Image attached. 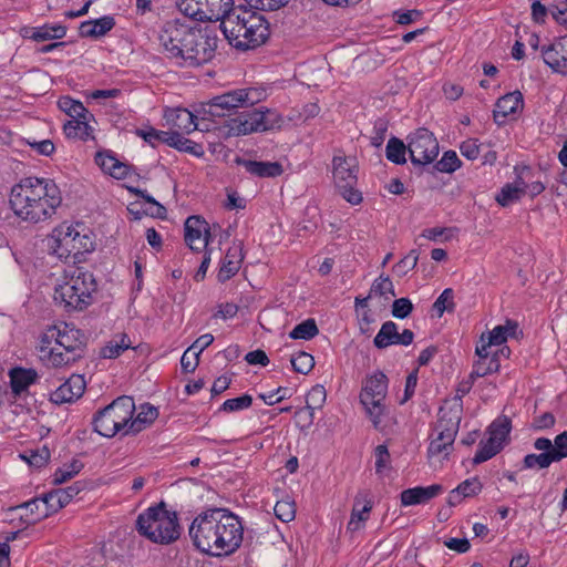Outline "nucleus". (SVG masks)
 Listing matches in <instances>:
<instances>
[{"label":"nucleus","mask_w":567,"mask_h":567,"mask_svg":"<svg viewBox=\"0 0 567 567\" xmlns=\"http://www.w3.org/2000/svg\"><path fill=\"white\" fill-rule=\"evenodd\" d=\"M157 39L162 53L182 68H197L210 62L219 41L215 28H200L179 19L164 22Z\"/></svg>","instance_id":"obj_1"},{"label":"nucleus","mask_w":567,"mask_h":567,"mask_svg":"<svg viewBox=\"0 0 567 567\" xmlns=\"http://www.w3.org/2000/svg\"><path fill=\"white\" fill-rule=\"evenodd\" d=\"M188 535L199 551L223 557L231 555L240 547L244 527L239 517L229 509L213 507L193 519Z\"/></svg>","instance_id":"obj_2"},{"label":"nucleus","mask_w":567,"mask_h":567,"mask_svg":"<svg viewBox=\"0 0 567 567\" xmlns=\"http://www.w3.org/2000/svg\"><path fill=\"white\" fill-rule=\"evenodd\" d=\"M9 203L18 217L39 223L55 214L62 203V195L53 179L29 176L11 188Z\"/></svg>","instance_id":"obj_3"},{"label":"nucleus","mask_w":567,"mask_h":567,"mask_svg":"<svg viewBox=\"0 0 567 567\" xmlns=\"http://www.w3.org/2000/svg\"><path fill=\"white\" fill-rule=\"evenodd\" d=\"M135 528L141 536L161 545L176 542L182 530L177 513L169 512L163 501L141 513L136 518Z\"/></svg>","instance_id":"obj_4"},{"label":"nucleus","mask_w":567,"mask_h":567,"mask_svg":"<svg viewBox=\"0 0 567 567\" xmlns=\"http://www.w3.org/2000/svg\"><path fill=\"white\" fill-rule=\"evenodd\" d=\"M96 291L97 284L93 274L78 267L68 281L55 288L54 300L63 305L66 311H81L92 305Z\"/></svg>","instance_id":"obj_5"},{"label":"nucleus","mask_w":567,"mask_h":567,"mask_svg":"<svg viewBox=\"0 0 567 567\" xmlns=\"http://www.w3.org/2000/svg\"><path fill=\"white\" fill-rule=\"evenodd\" d=\"M134 411L135 404L132 396H118L94 414L93 430L104 437H113L121 431L125 432Z\"/></svg>","instance_id":"obj_6"},{"label":"nucleus","mask_w":567,"mask_h":567,"mask_svg":"<svg viewBox=\"0 0 567 567\" xmlns=\"http://www.w3.org/2000/svg\"><path fill=\"white\" fill-rule=\"evenodd\" d=\"M463 405L453 403L439 410V420L435 425L437 436L430 442L427 456L430 458L441 456L443 460L453 451V444L457 435L462 420Z\"/></svg>","instance_id":"obj_7"},{"label":"nucleus","mask_w":567,"mask_h":567,"mask_svg":"<svg viewBox=\"0 0 567 567\" xmlns=\"http://www.w3.org/2000/svg\"><path fill=\"white\" fill-rule=\"evenodd\" d=\"M250 7L246 8H233L227 9L225 7L223 12V20L219 24L225 38L229 43H234V40L238 39V33L248 22V16L258 11H278L285 8L290 0H245Z\"/></svg>","instance_id":"obj_8"},{"label":"nucleus","mask_w":567,"mask_h":567,"mask_svg":"<svg viewBox=\"0 0 567 567\" xmlns=\"http://www.w3.org/2000/svg\"><path fill=\"white\" fill-rule=\"evenodd\" d=\"M55 337L56 347H59L60 350H58V352H50L53 354L54 368L70 365L84 358L87 339L80 329L64 323L62 328L58 327Z\"/></svg>","instance_id":"obj_9"},{"label":"nucleus","mask_w":567,"mask_h":567,"mask_svg":"<svg viewBox=\"0 0 567 567\" xmlns=\"http://www.w3.org/2000/svg\"><path fill=\"white\" fill-rule=\"evenodd\" d=\"M388 384V377L383 372L377 371L367 378L360 392V402L377 430L381 429L382 416L386 412L384 400Z\"/></svg>","instance_id":"obj_10"},{"label":"nucleus","mask_w":567,"mask_h":567,"mask_svg":"<svg viewBox=\"0 0 567 567\" xmlns=\"http://www.w3.org/2000/svg\"><path fill=\"white\" fill-rule=\"evenodd\" d=\"M408 152L414 166L424 167L439 155V142L431 131L420 127L409 136Z\"/></svg>","instance_id":"obj_11"},{"label":"nucleus","mask_w":567,"mask_h":567,"mask_svg":"<svg viewBox=\"0 0 567 567\" xmlns=\"http://www.w3.org/2000/svg\"><path fill=\"white\" fill-rule=\"evenodd\" d=\"M333 179L340 195L350 204L358 205L362 202V194L355 188L358 176L354 165H350L347 157L334 156Z\"/></svg>","instance_id":"obj_12"},{"label":"nucleus","mask_w":567,"mask_h":567,"mask_svg":"<svg viewBox=\"0 0 567 567\" xmlns=\"http://www.w3.org/2000/svg\"><path fill=\"white\" fill-rule=\"evenodd\" d=\"M248 22L238 33V39L229 43L237 50L247 51L256 49L267 42L270 35L269 22L259 12L248 16Z\"/></svg>","instance_id":"obj_13"},{"label":"nucleus","mask_w":567,"mask_h":567,"mask_svg":"<svg viewBox=\"0 0 567 567\" xmlns=\"http://www.w3.org/2000/svg\"><path fill=\"white\" fill-rule=\"evenodd\" d=\"M184 239L193 251L199 252L208 249L212 239L209 224L199 215L187 217L184 224Z\"/></svg>","instance_id":"obj_14"},{"label":"nucleus","mask_w":567,"mask_h":567,"mask_svg":"<svg viewBox=\"0 0 567 567\" xmlns=\"http://www.w3.org/2000/svg\"><path fill=\"white\" fill-rule=\"evenodd\" d=\"M238 96V90L229 91L213 97L205 106L204 114L210 117H224L234 115L239 107H244Z\"/></svg>","instance_id":"obj_15"},{"label":"nucleus","mask_w":567,"mask_h":567,"mask_svg":"<svg viewBox=\"0 0 567 567\" xmlns=\"http://www.w3.org/2000/svg\"><path fill=\"white\" fill-rule=\"evenodd\" d=\"M244 111L236 112L226 122L229 135L240 136L248 135L260 131V122H258V109L243 107Z\"/></svg>","instance_id":"obj_16"},{"label":"nucleus","mask_w":567,"mask_h":567,"mask_svg":"<svg viewBox=\"0 0 567 567\" xmlns=\"http://www.w3.org/2000/svg\"><path fill=\"white\" fill-rule=\"evenodd\" d=\"M544 62L560 74L567 73V34L553 44L542 49Z\"/></svg>","instance_id":"obj_17"},{"label":"nucleus","mask_w":567,"mask_h":567,"mask_svg":"<svg viewBox=\"0 0 567 567\" xmlns=\"http://www.w3.org/2000/svg\"><path fill=\"white\" fill-rule=\"evenodd\" d=\"M85 390L84 378L80 374H72L54 392L51 393V401L55 404L70 403L80 399Z\"/></svg>","instance_id":"obj_18"},{"label":"nucleus","mask_w":567,"mask_h":567,"mask_svg":"<svg viewBox=\"0 0 567 567\" xmlns=\"http://www.w3.org/2000/svg\"><path fill=\"white\" fill-rule=\"evenodd\" d=\"M152 136H157L156 142L165 143L171 147H174L181 152L189 153L196 157H202L205 154V151H204V147L202 144L184 137L181 133H178L176 131L175 132L158 131V133H153Z\"/></svg>","instance_id":"obj_19"},{"label":"nucleus","mask_w":567,"mask_h":567,"mask_svg":"<svg viewBox=\"0 0 567 567\" xmlns=\"http://www.w3.org/2000/svg\"><path fill=\"white\" fill-rule=\"evenodd\" d=\"M524 106V97L519 91H514L499 97L493 111L494 121L504 124L508 115L515 114Z\"/></svg>","instance_id":"obj_20"},{"label":"nucleus","mask_w":567,"mask_h":567,"mask_svg":"<svg viewBox=\"0 0 567 567\" xmlns=\"http://www.w3.org/2000/svg\"><path fill=\"white\" fill-rule=\"evenodd\" d=\"M369 492H360L354 497L351 517L348 523V529L357 532L362 527V524L368 519L369 513L372 509V501L369 498Z\"/></svg>","instance_id":"obj_21"},{"label":"nucleus","mask_w":567,"mask_h":567,"mask_svg":"<svg viewBox=\"0 0 567 567\" xmlns=\"http://www.w3.org/2000/svg\"><path fill=\"white\" fill-rule=\"evenodd\" d=\"M235 163L244 166L249 174L260 178L277 177L284 173L282 165L278 162H258L236 157Z\"/></svg>","instance_id":"obj_22"},{"label":"nucleus","mask_w":567,"mask_h":567,"mask_svg":"<svg viewBox=\"0 0 567 567\" xmlns=\"http://www.w3.org/2000/svg\"><path fill=\"white\" fill-rule=\"evenodd\" d=\"M442 492L443 486L440 484H433L426 487L417 486L408 488L401 493V504L403 506L424 504Z\"/></svg>","instance_id":"obj_23"},{"label":"nucleus","mask_w":567,"mask_h":567,"mask_svg":"<svg viewBox=\"0 0 567 567\" xmlns=\"http://www.w3.org/2000/svg\"><path fill=\"white\" fill-rule=\"evenodd\" d=\"M66 27L60 23L49 24L45 23L41 27H27L22 29V35L35 42H43L48 40H59L65 37Z\"/></svg>","instance_id":"obj_24"},{"label":"nucleus","mask_w":567,"mask_h":567,"mask_svg":"<svg viewBox=\"0 0 567 567\" xmlns=\"http://www.w3.org/2000/svg\"><path fill=\"white\" fill-rule=\"evenodd\" d=\"M241 261V248L239 246L229 247L217 274L218 281L226 282L233 278L238 272Z\"/></svg>","instance_id":"obj_25"},{"label":"nucleus","mask_w":567,"mask_h":567,"mask_svg":"<svg viewBox=\"0 0 567 567\" xmlns=\"http://www.w3.org/2000/svg\"><path fill=\"white\" fill-rule=\"evenodd\" d=\"M95 163L114 178L122 179L128 175V165L120 162L110 151L97 152Z\"/></svg>","instance_id":"obj_26"},{"label":"nucleus","mask_w":567,"mask_h":567,"mask_svg":"<svg viewBox=\"0 0 567 567\" xmlns=\"http://www.w3.org/2000/svg\"><path fill=\"white\" fill-rule=\"evenodd\" d=\"M11 390L14 394H21L31 384L35 383L38 373L33 369L13 368L9 372Z\"/></svg>","instance_id":"obj_27"},{"label":"nucleus","mask_w":567,"mask_h":567,"mask_svg":"<svg viewBox=\"0 0 567 567\" xmlns=\"http://www.w3.org/2000/svg\"><path fill=\"white\" fill-rule=\"evenodd\" d=\"M158 416V410L150 403H145L141 406V411L135 419H131L130 425L125 432L126 434H137L143 431L146 426L151 425Z\"/></svg>","instance_id":"obj_28"},{"label":"nucleus","mask_w":567,"mask_h":567,"mask_svg":"<svg viewBox=\"0 0 567 567\" xmlns=\"http://www.w3.org/2000/svg\"><path fill=\"white\" fill-rule=\"evenodd\" d=\"M82 224H78L76 227L68 226L64 231L69 234V239H72V244H74L73 248V259L76 260L79 255H83L84 252H90L94 250V240L92 239L91 233L81 234L78 230V227H81Z\"/></svg>","instance_id":"obj_29"},{"label":"nucleus","mask_w":567,"mask_h":567,"mask_svg":"<svg viewBox=\"0 0 567 567\" xmlns=\"http://www.w3.org/2000/svg\"><path fill=\"white\" fill-rule=\"evenodd\" d=\"M73 248L74 244H72V239H69V234H65L63 228L54 229L50 240L52 254L60 259L68 260L71 257L73 258Z\"/></svg>","instance_id":"obj_30"},{"label":"nucleus","mask_w":567,"mask_h":567,"mask_svg":"<svg viewBox=\"0 0 567 567\" xmlns=\"http://www.w3.org/2000/svg\"><path fill=\"white\" fill-rule=\"evenodd\" d=\"M56 329L58 326H51L49 327L40 337V343L38 347V350L40 352L41 360L48 362L53 367V354L50 352H58L60 350L59 347H56Z\"/></svg>","instance_id":"obj_31"},{"label":"nucleus","mask_w":567,"mask_h":567,"mask_svg":"<svg viewBox=\"0 0 567 567\" xmlns=\"http://www.w3.org/2000/svg\"><path fill=\"white\" fill-rule=\"evenodd\" d=\"M512 430V421L506 415H501L495 419L487 429L488 439L501 443L503 446L506 443Z\"/></svg>","instance_id":"obj_32"},{"label":"nucleus","mask_w":567,"mask_h":567,"mask_svg":"<svg viewBox=\"0 0 567 567\" xmlns=\"http://www.w3.org/2000/svg\"><path fill=\"white\" fill-rule=\"evenodd\" d=\"M398 324L393 321H385L374 337L373 344L378 349H385L392 344H398Z\"/></svg>","instance_id":"obj_33"},{"label":"nucleus","mask_w":567,"mask_h":567,"mask_svg":"<svg viewBox=\"0 0 567 567\" xmlns=\"http://www.w3.org/2000/svg\"><path fill=\"white\" fill-rule=\"evenodd\" d=\"M132 342L126 333L116 334L101 349V355L105 359H115L122 354L123 351L130 349Z\"/></svg>","instance_id":"obj_34"},{"label":"nucleus","mask_w":567,"mask_h":567,"mask_svg":"<svg viewBox=\"0 0 567 567\" xmlns=\"http://www.w3.org/2000/svg\"><path fill=\"white\" fill-rule=\"evenodd\" d=\"M64 134L68 137L89 140L92 135V127L89 125L87 116L85 118H72L63 125Z\"/></svg>","instance_id":"obj_35"},{"label":"nucleus","mask_w":567,"mask_h":567,"mask_svg":"<svg viewBox=\"0 0 567 567\" xmlns=\"http://www.w3.org/2000/svg\"><path fill=\"white\" fill-rule=\"evenodd\" d=\"M41 506L43 507L41 513H39L35 517L30 519V523H37L48 516L56 513L59 509L63 508V501L56 495V491L49 492L44 494L40 498Z\"/></svg>","instance_id":"obj_36"},{"label":"nucleus","mask_w":567,"mask_h":567,"mask_svg":"<svg viewBox=\"0 0 567 567\" xmlns=\"http://www.w3.org/2000/svg\"><path fill=\"white\" fill-rule=\"evenodd\" d=\"M499 367L501 364L497 354L484 355L483 359H478L474 363L473 370L471 372V378L477 379L492 374L494 372H497L499 370Z\"/></svg>","instance_id":"obj_37"},{"label":"nucleus","mask_w":567,"mask_h":567,"mask_svg":"<svg viewBox=\"0 0 567 567\" xmlns=\"http://www.w3.org/2000/svg\"><path fill=\"white\" fill-rule=\"evenodd\" d=\"M518 323L514 320H506L504 326H496L491 332H488L487 346H499L504 343L508 337L515 334Z\"/></svg>","instance_id":"obj_38"},{"label":"nucleus","mask_w":567,"mask_h":567,"mask_svg":"<svg viewBox=\"0 0 567 567\" xmlns=\"http://www.w3.org/2000/svg\"><path fill=\"white\" fill-rule=\"evenodd\" d=\"M258 122H260V131H269L280 128L284 124V117L276 110L258 109Z\"/></svg>","instance_id":"obj_39"},{"label":"nucleus","mask_w":567,"mask_h":567,"mask_svg":"<svg viewBox=\"0 0 567 567\" xmlns=\"http://www.w3.org/2000/svg\"><path fill=\"white\" fill-rule=\"evenodd\" d=\"M406 151L408 146L400 138L391 137L386 144L385 155L390 162L402 165L406 162Z\"/></svg>","instance_id":"obj_40"},{"label":"nucleus","mask_w":567,"mask_h":567,"mask_svg":"<svg viewBox=\"0 0 567 567\" xmlns=\"http://www.w3.org/2000/svg\"><path fill=\"white\" fill-rule=\"evenodd\" d=\"M58 106L72 118H85L89 115V111L84 107L83 103L70 96L60 97Z\"/></svg>","instance_id":"obj_41"},{"label":"nucleus","mask_w":567,"mask_h":567,"mask_svg":"<svg viewBox=\"0 0 567 567\" xmlns=\"http://www.w3.org/2000/svg\"><path fill=\"white\" fill-rule=\"evenodd\" d=\"M503 450V445L501 443H496L489 439L486 441H481L478 449L473 458L474 464H481L491 460L493 456L498 454Z\"/></svg>","instance_id":"obj_42"},{"label":"nucleus","mask_w":567,"mask_h":567,"mask_svg":"<svg viewBox=\"0 0 567 567\" xmlns=\"http://www.w3.org/2000/svg\"><path fill=\"white\" fill-rule=\"evenodd\" d=\"M319 334V329L315 319L309 318L297 324L290 332L289 337L293 340H311Z\"/></svg>","instance_id":"obj_43"},{"label":"nucleus","mask_w":567,"mask_h":567,"mask_svg":"<svg viewBox=\"0 0 567 567\" xmlns=\"http://www.w3.org/2000/svg\"><path fill=\"white\" fill-rule=\"evenodd\" d=\"M174 113L175 120L173 122L175 127L187 134L197 130L198 124L195 122L196 117L192 112L186 109H177Z\"/></svg>","instance_id":"obj_44"},{"label":"nucleus","mask_w":567,"mask_h":567,"mask_svg":"<svg viewBox=\"0 0 567 567\" xmlns=\"http://www.w3.org/2000/svg\"><path fill=\"white\" fill-rule=\"evenodd\" d=\"M83 468V463L79 460H72L71 463L64 464L63 467H60L53 474V484L60 485L71 480L74 475L80 473Z\"/></svg>","instance_id":"obj_45"},{"label":"nucleus","mask_w":567,"mask_h":567,"mask_svg":"<svg viewBox=\"0 0 567 567\" xmlns=\"http://www.w3.org/2000/svg\"><path fill=\"white\" fill-rule=\"evenodd\" d=\"M526 190L513 184H506L502 187L501 192L496 195V202L503 206H509L512 203L518 200Z\"/></svg>","instance_id":"obj_46"},{"label":"nucleus","mask_w":567,"mask_h":567,"mask_svg":"<svg viewBox=\"0 0 567 567\" xmlns=\"http://www.w3.org/2000/svg\"><path fill=\"white\" fill-rule=\"evenodd\" d=\"M454 291L452 288H446L442 291L439 298L434 301L432 306V310L440 318L443 316L445 311L452 312L454 311L455 303L453 301Z\"/></svg>","instance_id":"obj_47"},{"label":"nucleus","mask_w":567,"mask_h":567,"mask_svg":"<svg viewBox=\"0 0 567 567\" xmlns=\"http://www.w3.org/2000/svg\"><path fill=\"white\" fill-rule=\"evenodd\" d=\"M274 512L278 519L289 523L296 516V503L290 497L282 498L276 503Z\"/></svg>","instance_id":"obj_48"},{"label":"nucleus","mask_w":567,"mask_h":567,"mask_svg":"<svg viewBox=\"0 0 567 567\" xmlns=\"http://www.w3.org/2000/svg\"><path fill=\"white\" fill-rule=\"evenodd\" d=\"M30 466L35 468L43 467L50 460V451L47 446L39 450H29L20 455Z\"/></svg>","instance_id":"obj_49"},{"label":"nucleus","mask_w":567,"mask_h":567,"mask_svg":"<svg viewBox=\"0 0 567 567\" xmlns=\"http://www.w3.org/2000/svg\"><path fill=\"white\" fill-rule=\"evenodd\" d=\"M462 165L461 159L454 151L444 152L442 158L437 161L433 169L442 173H453Z\"/></svg>","instance_id":"obj_50"},{"label":"nucleus","mask_w":567,"mask_h":567,"mask_svg":"<svg viewBox=\"0 0 567 567\" xmlns=\"http://www.w3.org/2000/svg\"><path fill=\"white\" fill-rule=\"evenodd\" d=\"M176 7L185 17L192 18L196 21L206 20V16L203 14L205 11L200 9L197 0H176Z\"/></svg>","instance_id":"obj_51"},{"label":"nucleus","mask_w":567,"mask_h":567,"mask_svg":"<svg viewBox=\"0 0 567 567\" xmlns=\"http://www.w3.org/2000/svg\"><path fill=\"white\" fill-rule=\"evenodd\" d=\"M556 462L550 452L540 454H527L523 460L524 468H547Z\"/></svg>","instance_id":"obj_52"},{"label":"nucleus","mask_w":567,"mask_h":567,"mask_svg":"<svg viewBox=\"0 0 567 567\" xmlns=\"http://www.w3.org/2000/svg\"><path fill=\"white\" fill-rule=\"evenodd\" d=\"M290 362L293 371L301 374H308L315 367L313 357L305 351H300L296 355H292Z\"/></svg>","instance_id":"obj_53"},{"label":"nucleus","mask_w":567,"mask_h":567,"mask_svg":"<svg viewBox=\"0 0 567 567\" xmlns=\"http://www.w3.org/2000/svg\"><path fill=\"white\" fill-rule=\"evenodd\" d=\"M231 0H197L200 9L205 11L206 20L218 19L221 10L228 7Z\"/></svg>","instance_id":"obj_54"},{"label":"nucleus","mask_w":567,"mask_h":567,"mask_svg":"<svg viewBox=\"0 0 567 567\" xmlns=\"http://www.w3.org/2000/svg\"><path fill=\"white\" fill-rule=\"evenodd\" d=\"M251 404H252L251 395L244 394L238 398L226 400L219 408V411H224V412H228V413L236 412V411L248 409Z\"/></svg>","instance_id":"obj_55"},{"label":"nucleus","mask_w":567,"mask_h":567,"mask_svg":"<svg viewBox=\"0 0 567 567\" xmlns=\"http://www.w3.org/2000/svg\"><path fill=\"white\" fill-rule=\"evenodd\" d=\"M370 293L372 296L380 297L385 296L386 293H390L393 297L396 295L393 282L388 276H380L377 278L371 285Z\"/></svg>","instance_id":"obj_56"},{"label":"nucleus","mask_w":567,"mask_h":567,"mask_svg":"<svg viewBox=\"0 0 567 567\" xmlns=\"http://www.w3.org/2000/svg\"><path fill=\"white\" fill-rule=\"evenodd\" d=\"M326 400V390L322 385L313 386L306 396V408L310 410V415L313 410L320 408Z\"/></svg>","instance_id":"obj_57"},{"label":"nucleus","mask_w":567,"mask_h":567,"mask_svg":"<svg viewBox=\"0 0 567 567\" xmlns=\"http://www.w3.org/2000/svg\"><path fill=\"white\" fill-rule=\"evenodd\" d=\"M238 96H240V100H243L240 102L244 107L254 109L252 106L264 99L265 92H264V90H259V89H255V87L239 89Z\"/></svg>","instance_id":"obj_58"},{"label":"nucleus","mask_w":567,"mask_h":567,"mask_svg":"<svg viewBox=\"0 0 567 567\" xmlns=\"http://www.w3.org/2000/svg\"><path fill=\"white\" fill-rule=\"evenodd\" d=\"M456 488L457 493H461L465 498H467L480 494L483 489V484L478 477H472L463 481Z\"/></svg>","instance_id":"obj_59"},{"label":"nucleus","mask_w":567,"mask_h":567,"mask_svg":"<svg viewBox=\"0 0 567 567\" xmlns=\"http://www.w3.org/2000/svg\"><path fill=\"white\" fill-rule=\"evenodd\" d=\"M414 309L412 301L409 298L395 299L392 303V316L396 319L408 318Z\"/></svg>","instance_id":"obj_60"},{"label":"nucleus","mask_w":567,"mask_h":567,"mask_svg":"<svg viewBox=\"0 0 567 567\" xmlns=\"http://www.w3.org/2000/svg\"><path fill=\"white\" fill-rule=\"evenodd\" d=\"M419 259V254L415 249H412L404 258H402L398 264L394 265L393 269L398 272L400 277L408 274L409 270H412Z\"/></svg>","instance_id":"obj_61"},{"label":"nucleus","mask_w":567,"mask_h":567,"mask_svg":"<svg viewBox=\"0 0 567 567\" xmlns=\"http://www.w3.org/2000/svg\"><path fill=\"white\" fill-rule=\"evenodd\" d=\"M85 485L86 484L84 482L78 481L65 488L55 489L56 495L61 501H63V505L66 506L74 496H76L81 491L85 488Z\"/></svg>","instance_id":"obj_62"},{"label":"nucleus","mask_w":567,"mask_h":567,"mask_svg":"<svg viewBox=\"0 0 567 567\" xmlns=\"http://www.w3.org/2000/svg\"><path fill=\"white\" fill-rule=\"evenodd\" d=\"M550 453L556 462L567 457V431H564L555 437Z\"/></svg>","instance_id":"obj_63"},{"label":"nucleus","mask_w":567,"mask_h":567,"mask_svg":"<svg viewBox=\"0 0 567 567\" xmlns=\"http://www.w3.org/2000/svg\"><path fill=\"white\" fill-rule=\"evenodd\" d=\"M374 455H375V472L378 474H381V473H383V471L385 468L389 467L390 458H391L386 445H384V444L378 445L374 450Z\"/></svg>","instance_id":"obj_64"}]
</instances>
